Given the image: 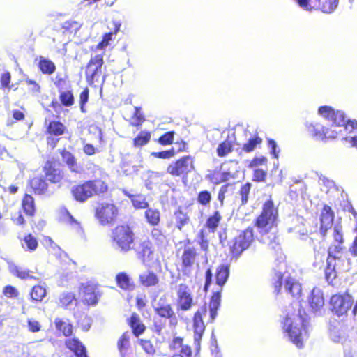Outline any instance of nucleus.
I'll return each mask as SVG.
<instances>
[{
    "label": "nucleus",
    "mask_w": 357,
    "mask_h": 357,
    "mask_svg": "<svg viewBox=\"0 0 357 357\" xmlns=\"http://www.w3.org/2000/svg\"><path fill=\"white\" fill-rule=\"evenodd\" d=\"M349 268L350 266L348 264L347 266H339L337 261L333 262L332 258H330V259H327V267L325 270L326 279L329 284H333L337 273L349 271Z\"/></svg>",
    "instance_id": "obj_15"
},
{
    "label": "nucleus",
    "mask_w": 357,
    "mask_h": 357,
    "mask_svg": "<svg viewBox=\"0 0 357 357\" xmlns=\"http://www.w3.org/2000/svg\"><path fill=\"white\" fill-rule=\"evenodd\" d=\"M131 334L129 332L124 333L118 341V349L121 357H130L132 349L130 345V337Z\"/></svg>",
    "instance_id": "obj_23"
},
{
    "label": "nucleus",
    "mask_w": 357,
    "mask_h": 357,
    "mask_svg": "<svg viewBox=\"0 0 357 357\" xmlns=\"http://www.w3.org/2000/svg\"><path fill=\"white\" fill-rule=\"evenodd\" d=\"M54 323L56 329L61 331L65 336H69L72 334L73 326L67 320L65 321L56 318L55 319Z\"/></svg>",
    "instance_id": "obj_34"
},
{
    "label": "nucleus",
    "mask_w": 357,
    "mask_h": 357,
    "mask_svg": "<svg viewBox=\"0 0 357 357\" xmlns=\"http://www.w3.org/2000/svg\"><path fill=\"white\" fill-rule=\"evenodd\" d=\"M221 295L218 291L213 294L209 303V313L211 321H213L217 317L218 310L220 305Z\"/></svg>",
    "instance_id": "obj_27"
},
{
    "label": "nucleus",
    "mask_w": 357,
    "mask_h": 357,
    "mask_svg": "<svg viewBox=\"0 0 357 357\" xmlns=\"http://www.w3.org/2000/svg\"><path fill=\"white\" fill-rule=\"evenodd\" d=\"M145 218L150 225L155 226L158 225L160 222V213L158 209L149 208L145 211Z\"/></svg>",
    "instance_id": "obj_35"
},
{
    "label": "nucleus",
    "mask_w": 357,
    "mask_h": 357,
    "mask_svg": "<svg viewBox=\"0 0 357 357\" xmlns=\"http://www.w3.org/2000/svg\"><path fill=\"white\" fill-rule=\"evenodd\" d=\"M206 312V309L205 307H204L201 309H199L194 315L193 327L195 340L200 339L204 331L205 326L203 321L202 315L205 314Z\"/></svg>",
    "instance_id": "obj_18"
},
{
    "label": "nucleus",
    "mask_w": 357,
    "mask_h": 357,
    "mask_svg": "<svg viewBox=\"0 0 357 357\" xmlns=\"http://www.w3.org/2000/svg\"><path fill=\"white\" fill-rule=\"evenodd\" d=\"M140 344L143 350L150 355H153L155 352V349L153 344L149 340H140Z\"/></svg>",
    "instance_id": "obj_52"
},
{
    "label": "nucleus",
    "mask_w": 357,
    "mask_h": 357,
    "mask_svg": "<svg viewBox=\"0 0 357 357\" xmlns=\"http://www.w3.org/2000/svg\"><path fill=\"white\" fill-rule=\"evenodd\" d=\"M306 127L310 135L317 140L334 139L339 133L342 132L341 129L325 128L319 123H307Z\"/></svg>",
    "instance_id": "obj_8"
},
{
    "label": "nucleus",
    "mask_w": 357,
    "mask_h": 357,
    "mask_svg": "<svg viewBox=\"0 0 357 357\" xmlns=\"http://www.w3.org/2000/svg\"><path fill=\"white\" fill-rule=\"evenodd\" d=\"M284 288L287 293L294 298H299L301 294V284L291 277H285Z\"/></svg>",
    "instance_id": "obj_22"
},
{
    "label": "nucleus",
    "mask_w": 357,
    "mask_h": 357,
    "mask_svg": "<svg viewBox=\"0 0 357 357\" xmlns=\"http://www.w3.org/2000/svg\"><path fill=\"white\" fill-rule=\"evenodd\" d=\"M61 179V176L59 174L56 172V170H54L51 173L46 174V181H48L51 183H58Z\"/></svg>",
    "instance_id": "obj_61"
},
{
    "label": "nucleus",
    "mask_w": 357,
    "mask_h": 357,
    "mask_svg": "<svg viewBox=\"0 0 357 357\" xmlns=\"http://www.w3.org/2000/svg\"><path fill=\"white\" fill-rule=\"evenodd\" d=\"M287 231L289 233L295 232L296 234H298L301 239H304V236L307 235V230L301 228V225H298L295 227H289L287 229Z\"/></svg>",
    "instance_id": "obj_57"
},
{
    "label": "nucleus",
    "mask_w": 357,
    "mask_h": 357,
    "mask_svg": "<svg viewBox=\"0 0 357 357\" xmlns=\"http://www.w3.org/2000/svg\"><path fill=\"white\" fill-rule=\"evenodd\" d=\"M151 155H153L155 158H170L174 155V151L169 150V151H163L160 152H153L151 153Z\"/></svg>",
    "instance_id": "obj_59"
},
{
    "label": "nucleus",
    "mask_w": 357,
    "mask_h": 357,
    "mask_svg": "<svg viewBox=\"0 0 357 357\" xmlns=\"http://www.w3.org/2000/svg\"><path fill=\"white\" fill-rule=\"evenodd\" d=\"M333 237L335 242L341 244L343 242V236L342 233V228L339 225H335L333 228Z\"/></svg>",
    "instance_id": "obj_56"
},
{
    "label": "nucleus",
    "mask_w": 357,
    "mask_h": 357,
    "mask_svg": "<svg viewBox=\"0 0 357 357\" xmlns=\"http://www.w3.org/2000/svg\"><path fill=\"white\" fill-rule=\"evenodd\" d=\"M139 282L142 286L150 287L156 285L159 282V279L153 271H146L139 274Z\"/></svg>",
    "instance_id": "obj_24"
},
{
    "label": "nucleus",
    "mask_w": 357,
    "mask_h": 357,
    "mask_svg": "<svg viewBox=\"0 0 357 357\" xmlns=\"http://www.w3.org/2000/svg\"><path fill=\"white\" fill-rule=\"evenodd\" d=\"M139 255L144 263L153 259L152 243L149 241H143L139 248Z\"/></svg>",
    "instance_id": "obj_25"
},
{
    "label": "nucleus",
    "mask_w": 357,
    "mask_h": 357,
    "mask_svg": "<svg viewBox=\"0 0 357 357\" xmlns=\"http://www.w3.org/2000/svg\"><path fill=\"white\" fill-rule=\"evenodd\" d=\"M63 218L68 223H69L75 229L79 228V222L68 213V211H65L63 214Z\"/></svg>",
    "instance_id": "obj_55"
},
{
    "label": "nucleus",
    "mask_w": 357,
    "mask_h": 357,
    "mask_svg": "<svg viewBox=\"0 0 357 357\" xmlns=\"http://www.w3.org/2000/svg\"><path fill=\"white\" fill-rule=\"evenodd\" d=\"M254 241L252 228L248 227L241 231L230 243V252L233 257H239L243 251L247 250Z\"/></svg>",
    "instance_id": "obj_4"
},
{
    "label": "nucleus",
    "mask_w": 357,
    "mask_h": 357,
    "mask_svg": "<svg viewBox=\"0 0 357 357\" xmlns=\"http://www.w3.org/2000/svg\"><path fill=\"white\" fill-rule=\"evenodd\" d=\"M283 332L298 348H302L307 337V322L302 317L301 311L296 314L289 310L282 321Z\"/></svg>",
    "instance_id": "obj_1"
},
{
    "label": "nucleus",
    "mask_w": 357,
    "mask_h": 357,
    "mask_svg": "<svg viewBox=\"0 0 357 357\" xmlns=\"http://www.w3.org/2000/svg\"><path fill=\"white\" fill-rule=\"evenodd\" d=\"M176 222L177 227L179 228V229H181V228L187 224L189 218L187 216V215L183 213L181 210H178L174 213Z\"/></svg>",
    "instance_id": "obj_47"
},
{
    "label": "nucleus",
    "mask_w": 357,
    "mask_h": 357,
    "mask_svg": "<svg viewBox=\"0 0 357 357\" xmlns=\"http://www.w3.org/2000/svg\"><path fill=\"white\" fill-rule=\"evenodd\" d=\"M232 151L231 143L229 141H224L217 148V153L219 157L226 156Z\"/></svg>",
    "instance_id": "obj_45"
},
{
    "label": "nucleus",
    "mask_w": 357,
    "mask_h": 357,
    "mask_svg": "<svg viewBox=\"0 0 357 357\" xmlns=\"http://www.w3.org/2000/svg\"><path fill=\"white\" fill-rule=\"evenodd\" d=\"M162 181V174L158 172L150 171L148 172V177L146 180V187L151 190L154 185L160 183Z\"/></svg>",
    "instance_id": "obj_36"
},
{
    "label": "nucleus",
    "mask_w": 357,
    "mask_h": 357,
    "mask_svg": "<svg viewBox=\"0 0 357 357\" xmlns=\"http://www.w3.org/2000/svg\"><path fill=\"white\" fill-rule=\"evenodd\" d=\"M151 236L158 245L163 244L166 239L165 234L158 228H154L151 231Z\"/></svg>",
    "instance_id": "obj_49"
},
{
    "label": "nucleus",
    "mask_w": 357,
    "mask_h": 357,
    "mask_svg": "<svg viewBox=\"0 0 357 357\" xmlns=\"http://www.w3.org/2000/svg\"><path fill=\"white\" fill-rule=\"evenodd\" d=\"M112 238L116 248L121 251H128L133 243V233L126 225H120L112 230Z\"/></svg>",
    "instance_id": "obj_5"
},
{
    "label": "nucleus",
    "mask_w": 357,
    "mask_h": 357,
    "mask_svg": "<svg viewBox=\"0 0 357 357\" xmlns=\"http://www.w3.org/2000/svg\"><path fill=\"white\" fill-rule=\"evenodd\" d=\"M30 185L37 195H49L54 191V189L47 184L46 179L43 177L33 178L30 181Z\"/></svg>",
    "instance_id": "obj_16"
},
{
    "label": "nucleus",
    "mask_w": 357,
    "mask_h": 357,
    "mask_svg": "<svg viewBox=\"0 0 357 357\" xmlns=\"http://www.w3.org/2000/svg\"><path fill=\"white\" fill-rule=\"evenodd\" d=\"M153 309L155 313L165 319H169L170 323L176 324V317L170 304L167 303L165 297H161L153 304Z\"/></svg>",
    "instance_id": "obj_12"
},
{
    "label": "nucleus",
    "mask_w": 357,
    "mask_h": 357,
    "mask_svg": "<svg viewBox=\"0 0 357 357\" xmlns=\"http://www.w3.org/2000/svg\"><path fill=\"white\" fill-rule=\"evenodd\" d=\"M116 281L117 285L122 289L131 290L134 287L130 276L126 273L121 272L118 273L116 275Z\"/></svg>",
    "instance_id": "obj_28"
},
{
    "label": "nucleus",
    "mask_w": 357,
    "mask_h": 357,
    "mask_svg": "<svg viewBox=\"0 0 357 357\" xmlns=\"http://www.w3.org/2000/svg\"><path fill=\"white\" fill-rule=\"evenodd\" d=\"M130 326L132 329V333L135 336H139L144 333L145 326L142 323L139 317L136 314H133L130 319Z\"/></svg>",
    "instance_id": "obj_29"
},
{
    "label": "nucleus",
    "mask_w": 357,
    "mask_h": 357,
    "mask_svg": "<svg viewBox=\"0 0 357 357\" xmlns=\"http://www.w3.org/2000/svg\"><path fill=\"white\" fill-rule=\"evenodd\" d=\"M277 215L278 212L273 202L268 200L264 203L262 213L256 220V225L259 228H264L269 224H273Z\"/></svg>",
    "instance_id": "obj_10"
},
{
    "label": "nucleus",
    "mask_w": 357,
    "mask_h": 357,
    "mask_svg": "<svg viewBox=\"0 0 357 357\" xmlns=\"http://www.w3.org/2000/svg\"><path fill=\"white\" fill-rule=\"evenodd\" d=\"M193 168L192 160L190 156H185L175 163L171 164L168 168V173L174 176L188 174Z\"/></svg>",
    "instance_id": "obj_13"
},
{
    "label": "nucleus",
    "mask_w": 357,
    "mask_h": 357,
    "mask_svg": "<svg viewBox=\"0 0 357 357\" xmlns=\"http://www.w3.org/2000/svg\"><path fill=\"white\" fill-rule=\"evenodd\" d=\"M229 275V268L228 265L222 264L217 268L215 273V282L222 287L227 282Z\"/></svg>",
    "instance_id": "obj_26"
},
{
    "label": "nucleus",
    "mask_w": 357,
    "mask_h": 357,
    "mask_svg": "<svg viewBox=\"0 0 357 357\" xmlns=\"http://www.w3.org/2000/svg\"><path fill=\"white\" fill-rule=\"evenodd\" d=\"M333 218L334 215L331 208L327 205H325L320 215V232L323 236L326 235L327 230L332 227Z\"/></svg>",
    "instance_id": "obj_17"
},
{
    "label": "nucleus",
    "mask_w": 357,
    "mask_h": 357,
    "mask_svg": "<svg viewBox=\"0 0 357 357\" xmlns=\"http://www.w3.org/2000/svg\"><path fill=\"white\" fill-rule=\"evenodd\" d=\"M22 208L24 211L29 216L33 215L35 211L34 200L32 196L25 195L22 200Z\"/></svg>",
    "instance_id": "obj_38"
},
{
    "label": "nucleus",
    "mask_w": 357,
    "mask_h": 357,
    "mask_svg": "<svg viewBox=\"0 0 357 357\" xmlns=\"http://www.w3.org/2000/svg\"><path fill=\"white\" fill-rule=\"evenodd\" d=\"M229 188H232V185L231 184H227L225 185H222L218 192V199L220 202V206H223L224 199L225 198V194L227 192Z\"/></svg>",
    "instance_id": "obj_54"
},
{
    "label": "nucleus",
    "mask_w": 357,
    "mask_h": 357,
    "mask_svg": "<svg viewBox=\"0 0 357 357\" xmlns=\"http://www.w3.org/2000/svg\"><path fill=\"white\" fill-rule=\"evenodd\" d=\"M124 194L131 199L133 206L135 208H146L149 206V204L146 202V199L143 195H134L124 191Z\"/></svg>",
    "instance_id": "obj_32"
},
{
    "label": "nucleus",
    "mask_w": 357,
    "mask_h": 357,
    "mask_svg": "<svg viewBox=\"0 0 357 357\" xmlns=\"http://www.w3.org/2000/svg\"><path fill=\"white\" fill-rule=\"evenodd\" d=\"M64 126L59 121H52L47 127L49 133L56 136L62 135L64 132Z\"/></svg>",
    "instance_id": "obj_41"
},
{
    "label": "nucleus",
    "mask_w": 357,
    "mask_h": 357,
    "mask_svg": "<svg viewBox=\"0 0 357 357\" xmlns=\"http://www.w3.org/2000/svg\"><path fill=\"white\" fill-rule=\"evenodd\" d=\"M221 219V216L218 211H215L214 214L211 216L207 220V226L211 229H215L218 227V223Z\"/></svg>",
    "instance_id": "obj_51"
},
{
    "label": "nucleus",
    "mask_w": 357,
    "mask_h": 357,
    "mask_svg": "<svg viewBox=\"0 0 357 357\" xmlns=\"http://www.w3.org/2000/svg\"><path fill=\"white\" fill-rule=\"evenodd\" d=\"M177 307L183 311L189 310L193 304V298L189 287L185 284H180L176 290Z\"/></svg>",
    "instance_id": "obj_11"
},
{
    "label": "nucleus",
    "mask_w": 357,
    "mask_h": 357,
    "mask_svg": "<svg viewBox=\"0 0 357 357\" xmlns=\"http://www.w3.org/2000/svg\"><path fill=\"white\" fill-rule=\"evenodd\" d=\"M197 252L195 248H188L184 250L182 255V262L185 268L190 267L195 262Z\"/></svg>",
    "instance_id": "obj_30"
},
{
    "label": "nucleus",
    "mask_w": 357,
    "mask_h": 357,
    "mask_svg": "<svg viewBox=\"0 0 357 357\" xmlns=\"http://www.w3.org/2000/svg\"><path fill=\"white\" fill-rule=\"evenodd\" d=\"M251 184L250 183H246L241 186L238 192V195L241 199V205H245L247 204Z\"/></svg>",
    "instance_id": "obj_46"
},
{
    "label": "nucleus",
    "mask_w": 357,
    "mask_h": 357,
    "mask_svg": "<svg viewBox=\"0 0 357 357\" xmlns=\"http://www.w3.org/2000/svg\"><path fill=\"white\" fill-rule=\"evenodd\" d=\"M107 190V186L105 182L96 179L74 186L72 188L71 192L77 201L84 202L93 195L104 193Z\"/></svg>",
    "instance_id": "obj_3"
},
{
    "label": "nucleus",
    "mask_w": 357,
    "mask_h": 357,
    "mask_svg": "<svg viewBox=\"0 0 357 357\" xmlns=\"http://www.w3.org/2000/svg\"><path fill=\"white\" fill-rule=\"evenodd\" d=\"M27 326L29 331L32 333L38 332L41 328L40 323L33 319H28Z\"/></svg>",
    "instance_id": "obj_53"
},
{
    "label": "nucleus",
    "mask_w": 357,
    "mask_h": 357,
    "mask_svg": "<svg viewBox=\"0 0 357 357\" xmlns=\"http://www.w3.org/2000/svg\"><path fill=\"white\" fill-rule=\"evenodd\" d=\"M60 304L66 307H72L77 305V300L74 294L63 292L59 296Z\"/></svg>",
    "instance_id": "obj_31"
},
{
    "label": "nucleus",
    "mask_w": 357,
    "mask_h": 357,
    "mask_svg": "<svg viewBox=\"0 0 357 357\" xmlns=\"http://www.w3.org/2000/svg\"><path fill=\"white\" fill-rule=\"evenodd\" d=\"M118 210L114 204L102 203L96 208V217L102 225H112L116 219Z\"/></svg>",
    "instance_id": "obj_6"
},
{
    "label": "nucleus",
    "mask_w": 357,
    "mask_h": 357,
    "mask_svg": "<svg viewBox=\"0 0 357 357\" xmlns=\"http://www.w3.org/2000/svg\"><path fill=\"white\" fill-rule=\"evenodd\" d=\"M308 303L311 310L321 314L324 306V294L321 289L314 287L308 297Z\"/></svg>",
    "instance_id": "obj_14"
},
{
    "label": "nucleus",
    "mask_w": 357,
    "mask_h": 357,
    "mask_svg": "<svg viewBox=\"0 0 357 357\" xmlns=\"http://www.w3.org/2000/svg\"><path fill=\"white\" fill-rule=\"evenodd\" d=\"M135 112L133 116V121L132 122V125L137 126L140 124L144 119L143 115L140 113L139 108L135 107Z\"/></svg>",
    "instance_id": "obj_60"
},
{
    "label": "nucleus",
    "mask_w": 357,
    "mask_h": 357,
    "mask_svg": "<svg viewBox=\"0 0 357 357\" xmlns=\"http://www.w3.org/2000/svg\"><path fill=\"white\" fill-rule=\"evenodd\" d=\"M84 301L88 305H96L100 296L98 291L93 285L83 286L82 289Z\"/></svg>",
    "instance_id": "obj_20"
},
{
    "label": "nucleus",
    "mask_w": 357,
    "mask_h": 357,
    "mask_svg": "<svg viewBox=\"0 0 357 357\" xmlns=\"http://www.w3.org/2000/svg\"><path fill=\"white\" fill-rule=\"evenodd\" d=\"M39 68L43 73L48 75L52 74L56 69L54 63L45 59L40 61Z\"/></svg>",
    "instance_id": "obj_43"
},
{
    "label": "nucleus",
    "mask_w": 357,
    "mask_h": 357,
    "mask_svg": "<svg viewBox=\"0 0 357 357\" xmlns=\"http://www.w3.org/2000/svg\"><path fill=\"white\" fill-rule=\"evenodd\" d=\"M173 138L174 136L172 132H167L160 137L159 142L161 144H169L172 142Z\"/></svg>",
    "instance_id": "obj_62"
},
{
    "label": "nucleus",
    "mask_w": 357,
    "mask_h": 357,
    "mask_svg": "<svg viewBox=\"0 0 357 357\" xmlns=\"http://www.w3.org/2000/svg\"><path fill=\"white\" fill-rule=\"evenodd\" d=\"M21 243L24 249L30 252L35 250L38 247V241L31 234L25 236Z\"/></svg>",
    "instance_id": "obj_37"
},
{
    "label": "nucleus",
    "mask_w": 357,
    "mask_h": 357,
    "mask_svg": "<svg viewBox=\"0 0 357 357\" xmlns=\"http://www.w3.org/2000/svg\"><path fill=\"white\" fill-rule=\"evenodd\" d=\"M66 345L75 354L76 357H88L86 347L77 338L73 337L66 340Z\"/></svg>",
    "instance_id": "obj_21"
},
{
    "label": "nucleus",
    "mask_w": 357,
    "mask_h": 357,
    "mask_svg": "<svg viewBox=\"0 0 357 357\" xmlns=\"http://www.w3.org/2000/svg\"><path fill=\"white\" fill-rule=\"evenodd\" d=\"M262 142L261 138L259 136L255 135V137L250 138L247 143H245L242 147V150L246 153H250L255 150L258 144Z\"/></svg>",
    "instance_id": "obj_40"
},
{
    "label": "nucleus",
    "mask_w": 357,
    "mask_h": 357,
    "mask_svg": "<svg viewBox=\"0 0 357 357\" xmlns=\"http://www.w3.org/2000/svg\"><path fill=\"white\" fill-rule=\"evenodd\" d=\"M9 270L13 274L16 275L22 279L33 278V277L30 275L29 271L22 269L14 264H9Z\"/></svg>",
    "instance_id": "obj_39"
},
{
    "label": "nucleus",
    "mask_w": 357,
    "mask_h": 357,
    "mask_svg": "<svg viewBox=\"0 0 357 357\" xmlns=\"http://www.w3.org/2000/svg\"><path fill=\"white\" fill-rule=\"evenodd\" d=\"M268 146L271 148V153L275 158H278L279 151H277L278 145L273 139H268Z\"/></svg>",
    "instance_id": "obj_64"
},
{
    "label": "nucleus",
    "mask_w": 357,
    "mask_h": 357,
    "mask_svg": "<svg viewBox=\"0 0 357 357\" xmlns=\"http://www.w3.org/2000/svg\"><path fill=\"white\" fill-rule=\"evenodd\" d=\"M192 350L190 347L185 346L179 350L178 354H174L172 357H191Z\"/></svg>",
    "instance_id": "obj_58"
},
{
    "label": "nucleus",
    "mask_w": 357,
    "mask_h": 357,
    "mask_svg": "<svg viewBox=\"0 0 357 357\" xmlns=\"http://www.w3.org/2000/svg\"><path fill=\"white\" fill-rule=\"evenodd\" d=\"M353 303L352 297L347 294H335L331 298V310L337 316L345 314Z\"/></svg>",
    "instance_id": "obj_9"
},
{
    "label": "nucleus",
    "mask_w": 357,
    "mask_h": 357,
    "mask_svg": "<svg viewBox=\"0 0 357 357\" xmlns=\"http://www.w3.org/2000/svg\"><path fill=\"white\" fill-rule=\"evenodd\" d=\"M266 176V172L261 169H257L254 172V180L256 181H263Z\"/></svg>",
    "instance_id": "obj_63"
},
{
    "label": "nucleus",
    "mask_w": 357,
    "mask_h": 357,
    "mask_svg": "<svg viewBox=\"0 0 357 357\" xmlns=\"http://www.w3.org/2000/svg\"><path fill=\"white\" fill-rule=\"evenodd\" d=\"M60 100L62 104L66 107L71 106L74 102V97L71 91H66L61 93Z\"/></svg>",
    "instance_id": "obj_48"
},
{
    "label": "nucleus",
    "mask_w": 357,
    "mask_h": 357,
    "mask_svg": "<svg viewBox=\"0 0 357 357\" xmlns=\"http://www.w3.org/2000/svg\"><path fill=\"white\" fill-rule=\"evenodd\" d=\"M62 158L71 171L76 173L81 172V168L77 165L75 157L70 152L63 151L62 153Z\"/></svg>",
    "instance_id": "obj_33"
},
{
    "label": "nucleus",
    "mask_w": 357,
    "mask_h": 357,
    "mask_svg": "<svg viewBox=\"0 0 357 357\" xmlns=\"http://www.w3.org/2000/svg\"><path fill=\"white\" fill-rule=\"evenodd\" d=\"M320 116L332 122L331 128L347 130L349 132L357 131V121L356 120L346 119L342 111H335L329 106H321L318 109Z\"/></svg>",
    "instance_id": "obj_2"
},
{
    "label": "nucleus",
    "mask_w": 357,
    "mask_h": 357,
    "mask_svg": "<svg viewBox=\"0 0 357 357\" xmlns=\"http://www.w3.org/2000/svg\"><path fill=\"white\" fill-rule=\"evenodd\" d=\"M197 200L202 205H207L211 200V193L207 190L201 191L198 195Z\"/></svg>",
    "instance_id": "obj_50"
},
{
    "label": "nucleus",
    "mask_w": 357,
    "mask_h": 357,
    "mask_svg": "<svg viewBox=\"0 0 357 357\" xmlns=\"http://www.w3.org/2000/svg\"><path fill=\"white\" fill-rule=\"evenodd\" d=\"M151 139L149 132L142 131L134 139L133 144L136 147H140L146 144Z\"/></svg>",
    "instance_id": "obj_42"
},
{
    "label": "nucleus",
    "mask_w": 357,
    "mask_h": 357,
    "mask_svg": "<svg viewBox=\"0 0 357 357\" xmlns=\"http://www.w3.org/2000/svg\"><path fill=\"white\" fill-rule=\"evenodd\" d=\"M104 63L102 54L91 56L86 68V77L88 83L92 84L98 82L102 76V67Z\"/></svg>",
    "instance_id": "obj_7"
},
{
    "label": "nucleus",
    "mask_w": 357,
    "mask_h": 357,
    "mask_svg": "<svg viewBox=\"0 0 357 357\" xmlns=\"http://www.w3.org/2000/svg\"><path fill=\"white\" fill-rule=\"evenodd\" d=\"M328 257L327 259L332 258L333 262H342V264L347 262V264L349 266V259L344 255L343 248L341 246V245L337 244L331 245L328 248Z\"/></svg>",
    "instance_id": "obj_19"
},
{
    "label": "nucleus",
    "mask_w": 357,
    "mask_h": 357,
    "mask_svg": "<svg viewBox=\"0 0 357 357\" xmlns=\"http://www.w3.org/2000/svg\"><path fill=\"white\" fill-rule=\"evenodd\" d=\"M46 295V289L42 286H34L32 288L31 296L32 300L36 301H41Z\"/></svg>",
    "instance_id": "obj_44"
}]
</instances>
